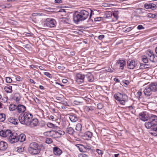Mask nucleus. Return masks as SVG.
I'll return each instance as SVG.
<instances>
[{
  "mask_svg": "<svg viewBox=\"0 0 157 157\" xmlns=\"http://www.w3.org/2000/svg\"><path fill=\"white\" fill-rule=\"evenodd\" d=\"M89 15L88 11L85 10L76 12L73 15L74 21L75 23L83 21L88 17Z\"/></svg>",
  "mask_w": 157,
  "mask_h": 157,
  "instance_id": "nucleus-1",
  "label": "nucleus"
},
{
  "mask_svg": "<svg viewBox=\"0 0 157 157\" xmlns=\"http://www.w3.org/2000/svg\"><path fill=\"white\" fill-rule=\"evenodd\" d=\"M32 118V114L25 112L23 115L21 114L19 116V120L21 124L29 125Z\"/></svg>",
  "mask_w": 157,
  "mask_h": 157,
  "instance_id": "nucleus-2",
  "label": "nucleus"
},
{
  "mask_svg": "<svg viewBox=\"0 0 157 157\" xmlns=\"http://www.w3.org/2000/svg\"><path fill=\"white\" fill-rule=\"evenodd\" d=\"M28 150L30 154L36 155L38 154L40 152L41 149L37 143L32 142L30 144Z\"/></svg>",
  "mask_w": 157,
  "mask_h": 157,
  "instance_id": "nucleus-3",
  "label": "nucleus"
},
{
  "mask_svg": "<svg viewBox=\"0 0 157 157\" xmlns=\"http://www.w3.org/2000/svg\"><path fill=\"white\" fill-rule=\"evenodd\" d=\"M115 98L119 102L120 104L124 105L125 104V101L128 99V96L124 94H121L119 92L114 94Z\"/></svg>",
  "mask_w": 157,
  "mask_h": 157,
  "instance_id": "nucleus-4",
  "label": "nucleus"
},
{
  "mask_svg": "<svg viewBox=\"0 0 157 157\" xmlns=\"http://www.w3.org/2000/svg\"><path fill=\"white\" fill-rule=\"evenodd\" d=\"M149 120L152 123L154 124L155 128H156V133L151 132L150 133L154 136H157V116L155 115H151L149 117Z\"/></svg>",
  "mask_w": 157,
  "mask_h": 157,
  "instance_id": "nucleus-5",
  "label": "nucleus"
},
{
  "mask_svg": "<svg viewBox=\"0 0 157 157\" xmlns=\"http://www.w3.org/2000/svg\"><path fill=\"white\" fill-rule=\"evenodd\" d=\"M18 135L16 133H11L9 136L8 140L10 144H13L18 142Z\"/></svg>",
  "mask_w": 157,
  "mask_h": 157,
  "instance_id": "nucleus-6",
  "label": "nucleus"
},
{
  "mask_svg": "<svg viewBox=\"0 0 157 157\" xmlns=\"http://www.w3.org/2000/svg\"><path fill=\"white\" fill-rule=\"evenodd\" d=\"M146 121L144 124L145 127L147 129H151L152 131H153V132L156 133V129L157 128H155L154 124L151 122L149 119L148 121Z\"/></svg>",
  "mask_w": 157,
  "mask_h": 157,
  "instance_id": "nucleus-7",
  "label": "nucleus"
},
{
  "mask_svg": "<svg viewBox=\"0 0 157 157\" xmlns=\"http://www.w3.org/2000/svg\"><path fill=\"white\" fill-rule=\"evenodd\" d=\"M137 63L134 60H128L127 63L128 68L129 69H134L137 65Z\"/></svg>",
  "mask_w": 157,
  "mask_h": 157,
  "instance_id": "nucleus-8",
  "label": "nucleus"
},
{
  "mask_svg": "<svg viewBox=\"0 0 157 157\" xmlns=\"http://www.w3.org/2000/svg\"><path fill=\"white\" fill-rule=\"evenodd\" d=\"M45 22L47 27L52 28L54 27L56 21L53 19L48 18L46 19Z\"/></svg>",
  "mask_w": 157,
  "mask_h": 157,
  "instance_id": "nucleus-9",
  "label": "nucleus"
},
{
  "mask_svg": "<svg viewBox=\"0 0 157 157\" xmlns=\"http://www.w3.org/2000/svg\"><path fill=\"white\" fill-rule=\"evenodd\" d=\"M140 118L143 121H147L149 119V117L147 113L146 112H143L139 114Z\"/></svg>",
  "mask_w": 157,
  "mask_h": 157,
  "instance_id": "nucleus-10",
  "label": "nucleus"
},
{
  "mask_svg": "<svg viewBox=\"0 0 157 157\" xmlns=\"http://www.w3.org/2000/svg\"><path fill=\"white\" fill-rule=\"evenodd\" d=\"M84 98L83 97H78L76 98L73 101V103L76 105H82Z\"/></svg>",
  "mask_w": 157,
  "mask_h": 157,
  "instance_id": "nucleus-11",
  "label": "nucleus"
},
{
  "mask_svg": "<svg viewBox=\"0 0 157 157\" xmlns=\"http://www.w3.org/2000/svg\"><path fill=\"white\" fill-rule=\"evenodd\" d=\"M85 78V76L80 73H78L76 75V81L77 82H83L84 79Z\"/></svg>",
  "mask_w": 157,
  "mask_h": 157,
  "instance_id": "nucleus-12",
  "label": "nucleus"
},
{
  "mask_svg": "<svg viewBox=\"0 0 157 157\" xmlns=\"http://www.w3.org/2000/svg\"><path fill=\"white\" fill-rule=\"evenodd\" d=\"M79 146L78 147L80 151L81 152L85 151L84 150H90L91 149V147L90 145H83L82 144H79Z\"/></svg>",
  "mask_w": 157,
  "mask_h": 157,
  "instance_id": "nucleus-13",
  "label": "nucleus"
},
{
  "mask_svg": "<svg viewBox=\"0 0 157 157\" xmlns=\"http://www.w3.org/2000/svg\"><path fill=\"white\" fill-rule=\"evenodd\" d=\"M11 133V131L10 130H7L6 131L2 130L0 132V135L4 137L8 136L9 137Z\"/></svg>",
  "mask_w": 157,
  "mask_h": 157,
  "instance_id": "nucleus-14",
  "label": "nucleus"
},
{
  "mask_svg": "<svg viewBox=\"0 0 157 157\" xmlns=\"http://www.w3.org/2000/svg\"><path fill=\"white\" fill-rule=\"evenodd\" d=\"M116 64L117 66H119L120 69L122 70L126 65V62L124 60L119 59L117 60Z\"/></svg>",
  "mask_w": 157,
  "mask_h": 157,
  "instance_id": "nucleus-15",
  "label": "nucleus"
},
{
  "mask_svg": "<svg viewBox=\"0 0 157 157\" xmlns=\"http://www.w3.org/2000/svg\"><path fill=\"white\" fill-rule=\"evenodd\" d=\"M85 78V80L89 82H93L94 80V77L92 74L90 72L88 73L86 75Z\"/></svg>",
  "mask_w": 157,
  "mask_h": 157,
  "instance_id": "nucleus-16",
  "label": "nucleus"
},
{
  "mask_svg": "<svg viewBox=\"0 0 157 157\" xmlns=\"http://www.w3.org/2000/svg\"><path fill=\"white\" fill-rule=\"evenodd\" d=\"M92 133L90 132H87L83 134L82 136V138L85 140H89L92 136Z\"/></svg>",
  "mask_w": 157,
  "mask_h": 157,
  "instance_id": "nucleus-17",
  "label": "nucleus"
},
{
  "mask_svg": "<svg viewBox=\"0 0 157 157\" xmlns=\"http://www.w3.org/2000/svg\"><path fill=\"white\" fill-rule=\"evenodd\" d=\"M53 151L54 154L57 156L60 155L62 153V151L57 147H55L53 148Z\"/></svg>",
  "mask_w": 157,
  "mask_h": 157,
  "instance_id": "nucleus-18",
  "label": "nucleus"
},
{
  "mask_svg": "<svg viewBox=\"0 0 157 157\" xmlns=\"http://www.w3.org/2000/svg\"><path fill=\"white\" fill-rule=\"evenodd\" d=\"M144 7L146 9H151L152 10H155L156 8V5L153 3H145L144 5Z\"/></svg>",
  "mask_w": 157,
  "mask_h": 157,
  "instance_id": "nucleus-19",
  "label": "nucleus"
},
{
  "mask_svg": "<svg viewBox=\"0 0 157 157\" xmlns=\"http://www.w3.org/2000/svg\"><path fill=\"white\" fill-rule=\"evenodd\" d=\"M26 109V108L25 106L19 104L17 106V111L19 113L24 112Z\"/></svg>",
  "mask_w": 157,
  "mask_h": 157,
  "instance_id": "nucleus-20",
  "label": "nucleus"
},
{
  "mask_svg": "<svg viewBox=\"0 0 157 157\" xmlns=\"http://www.w3.org/2000/svg\"><path fill=\"white\" fill-rule=\"evenodd\" d=\"M8 147L7 144L3 141L0 142V150L5 151Z\"/></svg>",
  "mask_w": 157,
  "mask_h": 157,
  "instance_id": "nucleus-21",
  "label": "nucleus"
},
{
  "mask_svg": "<svg viewBox=\"0 0 157 157\" xmlns=\"http://www.w3.org/2000/svg\"><path fill=\"white\" fill-rule=\"evenodd\" d=\"M149 87L152 91L155 92L157 91V84L156 83H151L149 86Z\"/></svg>",
  "mask_w": 157,
  "mask_h": 157,
  "instance_id": "nucleus-22",
  "label": "nucleus"
},
{
  "mask_svg": "<svg viewBox=\"0 0 157 157\" xmlns=\"http://www.w3.org/2000/svg\"><path fill=\"white\" fill-rule=\"evenodd\" d=\"M148 86L145 88L144 90V93L145 95L146 96H149L152 94L151 90L150 89Z\"/></svg>",
  "mask_w": 157,
  "mask_h": 157,
  "instance_id": "nucleus-23",
  "label": "nucleus"
},
{
  "mask_svg": "<svg viewBox=\"0 0 157 157\" xmlns=\"http://www.w3.org/2000/svg\"><path fill=\"white\" fill-rule=\"evenodd\" d=\"M148 55L149 60L151 62H154L156 60L155 59V55L153 54V52H149Z\"/></svg>",
  "mask_w": 157,
  "mask_h": 157,
  "instance_id": "nucleus-24",
  "label": "nucleus"
},
{
  "mask_svg": "<svg viewBox=\"0 0 157 157\" xmlns=\"http://www.w3.org/2000/svg\"><path fill=\"white\" fill-rule=\"evenodd\" d=\"M69 119L71 121L73 122H76L78 119V118L77 116L74 114H71L70 115Z\"/></svg>",
  "mask_w": 157,
  "mask_h": 157,
  "instance_id": "nucleus-25",
  "label": "nucleus"
},
{
  "mask_svg": "<svg viewBox=\"0 0 157 157\" xmlns=\"http://www.w3.org/2000/svg\"><path fill=\"white\" fill-rule=\"evenodd\" d=\"M8 121L11 123L15 125H17L19 122L18 120L17 119H15L12 117H10L8 119Z\"/></svg>",
  "mask_w": 157,
  "mask_h": 157,
  "instance_id": "nucleus-26",
  "label": "nucleus"
},
{
  "mask_svg": "<svg viewBox=\"0 0 157 157\" xmlns=\"http://www.w3.org/2000/svg\"><path fill=\"white\" fill-rule=\"evenodd\" d=\"M30 121V125H31L32 127L36 126L38 123V120L36 118L32 119V120Z\"/></svg>",
  "mask_w": 157,
  "mask_h": 157,
  "instance_id": "nucleus-27",
  "label": "nucleus"
},
{
  "mask_svg": "<svg viewBox=\"0 0 157 157\" xmlns=\"http://www.w3.org/2000/svg\"><path fill=\"white\" fill-rule=\"evenodd\" d=\"M18 141H19L20 142H23L25 141L26 138V136L24 134H21L19 136L18 135Z\"/></svg>",
  "mask_w": 157,
  "mask_h": 157,
  "instance_id": "nucleus-28",
  "label": "nucleus"
},
{
  "mask_svg": "<svg viewBox=\"0 0 157 157\" xmlns=\"http://www.w3.org/2000/svg\"><path fill=\"white\" fill-rule=\"evenodd\" d=\"M66 132L67 133L69 134L73 135L75 132V131L72 127H69L67 128Z\"/></svg>",
  "mask_w": 157,
  "mask_h": 157,
  "instance_id": "nucleus-29",
  "label": "nucleus"
},
{
  "mask_svg": "<svg viewBox=\"0 0 157 157\" xmlns=\"http://www.w3.org/2000/svg\"><path fill=\"white\" fill-rule=\"evenodd\" d=\"M4 89L5 91L7 93H11L12 92V86H5Z\"/></svg>",
  "mask_w": 157,
  "mask_h": 157,
  "instance_id": "nucleus-30",
  "label": "nucleus"
},
{
  "mask_svg": "<svg viewBox=\"0 0 157 157\" xmlns=\"http://www.w3.org/2000/svg\"><path fill=\"white\" fill-rule=\"evenodd\" d=\"M17 106L16 105L11 104L10 105L9 109L10 111H13L15 110L16 109L17 110Z\"/></svg>",
  "mask_w": 157,
  "mask_h": 157,
  "instance_id": "nucleus-31",
  "label": "nucleus"
},
{
  "mask_svg": "<svg viewBox=\"0 0 157 157\" xmlns=\"http://www.w3.org/2000/svg\"><path fill=\"white\" fill-rule=\"evenodd\" d=\"M94 107L91 106H86L84 108V110L86 112H91L94 110Z\"/></svg>",
  "mask_w": 157,
  "mask_h": 157,
  "instance_id": "nucleus-32",
  "label": "nucleus"
},
{
  "mask_svg": "<svg viewBox=\"0 0 157 157\" xmlns=\"http://www.w3.org/2000/svg\"><path fill=\"white\" fill-rule=\"evenodd\" d=\"M14 99L16 102H17L20 99V96L18 94H16L14 97Z\"/></svg>",
  "mask_w": 157,
  "mask_h": 157,
  "instance_id": "nucleus-33",
  "label": "nucleus"
},
{
  "mask_svg": "<svg viewBox=\"0 0 157 157\" xmlns=\"http://www.w3.org/2000/svg\"><path fill=\"white\" fill-rule=\"evenodd\" d=\"M82 126L81 124H77L76 126L75 129L78 131H81L82 130Z\"/></svg>",
  "mask_w": 157,
  "mask_h": 157,
  "instance_id": "nucleus-34",
  "label": "nucleus"
},
{
  "mask_svg": "<svg viewBox=\"0 0 157 157\" xmlns=\"http://www.w3.org/2000/svg\"><path fill=\"white\" fill-rule=\"evenodd\" d=\"M6 115L3 113H0V121L2 122L5 119Z\"/></svg>",
  "mask_w": 157,
  "mask_h": 157,
  "instance_id": "nucleus-35",
  "label": "nucleus"
},
{
  "mask_svg": "<svg viewBox=\"0 0 157 157\" xmlns=\"http://www.w3.org/2000/svg\"><path fill=\"white\" fill-rule=\"evenodd\" d=\"M148 65L146 64L140 63V68L141 69H144L147 68V66Z\"/></svg>",
  "mask_w": 157,
  "mask_h": 157,
  "instance_id": "nucleus-36",
  "label": "nucleus"
},
{
  "mask_svg": "<svg viewBox=\"0 0 157 157\" xmlns=\"http://www.w3.org/2000/svg\"><path fill=\"white\" fill-rule=\"evenodd\" d=\"M142 59L143 62L145 63H147L148 61V58L145 56H143Z\"/></svg>",
  "mask_w": 157,
  "mask_h": 157,
  "instance_id": "nucleus-37",
  "label": "nucleus"
},
{
  "mask_svg": "<svg viewBox=\"0 0 157 157\" xmlns=\"http://www.w3.org/2000/svg\"><path fill=\"white\" fill-rule=\"evenodd\" d=\"M47 126L48 127L50 128H54L55 127V126L54 124L50 122H48L47 124Z\"/></svg>",
  "mask_w": 157,
  "mask_h": 157,
  "instance_id": "nucleus-38",
  "label": "nucleus"
},
{
  "mask_svg": "<svg viewBox=\"0 0 157 157\" xmlns=\"http://www.w3.org/2000/svg\"><path fill=\"white\" fill-rule=\"evenodd\" d=\"M52 141V139L50 138H47L45 142L46 143L49 144L51 143Z\"/></svg>",
  "mask_w": 157,
  "mask_h": 157,
  "instance_id": "nucleus-39",
  "label": "nucleus"
},
{
  "mask_svg": "<svg viewBox=\"0 0 157 157\" xmlns=\"http://www.w3.org/2000/svg\"><path fill=\"white\" fill-rule=\"evenodd\" d=\"M6 82L8 83H10L12 82V80L11 78L9 77H7L6 78Z\"/></svg>",
  "mask_w": 157,
  "mask_h": 157,
  "instance_id": "nucleus-40",
  "label": "nucleus"
},
{
  "mask_svg": "<svg viewBox=\"0 0 157 157\" xmlns=\"http://www.w3.org/2000/svg\"><path fill=\"white\" fill-rule=\"evenodd\" d=\"M107 18L110 17L112 15V13L110 11H106Z\"/></svg>",
  "mask_w": 157,
  "mask_h": 157,
  "instance_id": "nucleus-41",
  "label": "nucleus"
},
{
  "mask_svg": "<svg viewBox=\"0 0 157 157\" xmlns=\"http://www.w3.org/2000/svg\"><path fill=\"white\" fill-rule=\"evenodd\" d=\"M147 17L149 18H154L155 17L156 15L152 13H148L147 14Z\"/></svg>",
  "mask_w": 157,
  "mask_h": 157,
  "instance_id": "nucleus-42",
  "label": "nucleus"
},
{
  "mask_svg": "<svg viewBox=\"0 0 157 157\" xmlns=\"http://www.w3.org/2000/svg\"><path fill=\"white\" fill-rule=\"evenodd\" d=\"M102 53L103 52H106L107 53H104V55H108L109 54V52L107 50H105V48L102 49V50H101Z\"/></svg>",
  "mask_w": 157,
  "mask_h": 157,
  "instance_id": "nucleus-43",
  "label": "nucleus"
},
{
  "mask_svg": "<svg viewBox=\"0 0 157 157\" xmlns=\"http://www.w3.org/2000/svg\"><path fill=\"white\" fill-rule=\"evenodd\" d=\"M44 74L48 78H51L52 76V75L48 72H45L44 73Z\"/></svg>",
  "mask_w": 157,
  "mask_h": 157,
  "instance_id": "nucleus-44",
  "label": "nucleus"
},
{
  "mask_svg": "<svg viewBox=\"0 0 157 157\" xmlns=\"http://www.w3.org/2000/svg\"><path fill=\"white\" fill-rule=\"evenodd\" d=\"M94 20L95 21H99L101 20H103L102 17H96L94 19Z\"/></svg>",
  "mask_w": 157,
  "mask_h": 157,
  "instance_id": "nucleus-45",
  "label": "nucleus"
},
{
  "mask_svg": "<svg viewBox=\"0 0 157 157\" xmlns=\"http://www.w3.org/2000/svg\"><path fill=\"white\" fill-rule=\"evenodd\" d=\"M42 13H32V15L33 17H36L38 16H41Z\"/></svg>",
  "mask_w": 157,
  "mask_h": 157,
  "instance_id": "nucleus-46",
  "label": "nucleus"
},
{
  "mask_svg": "<svg viewBox=\"0 0 157 157\" xmlns=\"http://www.w3.org/2000/svg\"><path fill=\"white\" fill-rule=\"evenodd\" d=\"M96 151L98 153L101 155L103 154V152L102 151V150L98 149H97Z\"/></svg>",
  "mask_w": 157,
  "mask_h": 157,
  "instance_id": "nucleus-47",
  "label": "nucleus"
},
{
  "mask_svg": "<svg viewBox=\"0 0 157 157\" xmlns=\"http://www.w3.org/2000/svg\"><path fill=\"white\" fill-rule=\"evenodd\" d=\"M136 95L138 97V98H140V96L142 95V92L141 91H139L136 94Z\"/></svg>",
  "mask_w": 157,
  "mask_h": 157,
  "instance_id": "nucleus-48",
  "label": "nucleus"
},
{
  "mask_svg": "<svg viewBox=\"0 0 157 157\" xmlns=\"http://www.w3.org/2000/svg\"><path fill=\"white\" fill-rule=\"evenodd\" d=\"M2 6L3 8H9L11 6V5L10 4H6L5 6Z\"/></svg>",
  "mask_w": 157,
  "mask_h": 157,
  "instance_id": "nucleus-49",
  "label": "nucleus"
},
{
  "mask_svg": "<svg viewBox=\"0 0 157 157\" xmlns=\"http://www.w3.org/2000/svg\"><path fill=\"white\" fill-rule=\"evenodd\" d=\"M103 107L101 103H99L98 104L97 108L98 109H101Z\"/></svg>",
  "mask_w": 157,
  "mask_h": 157,
  "instance_id": "nucleus-50",
  "label": "nucleus"
},
{
  "mask_svg": "<svg viewBox=\"0 0 157 157\" xmlns=\"http://www.w3.org/2000/svg\"><path fill=\"white\" fill-rule=\"evenodd\" d=\"M137 29L139 30H141L144 29V28L142 25H139L137 26Z\"/></svg>",
  "mask_w": 157,
  "mask_h": 157,
  "instance_id": "nucleus-51",
  "label": "nucleus"
},
{
  "mask_svg": "<svg viewBox=\"0 0 157 157\" xmlns=\"http://www.w3.org/2000/svg\"><path fill=\"white\" fill-rule=\"evenodd\" d=\"M51 132V131H48L46 132H44V134L45 136H48L50 135V134Z\"/></svg>",
  "mask_w": 157,
  "mask_h": 157,
  "instance_id": "nucleus-52",
  "label": "nucleus"
},
{
  "mask_svg": "<svg viewBox=\"0 0 157 157\" xmlns=\"http://www.w3.org/2000/svg\"><path fill=\"white\" fill-rule=\"evenodd\" d=\"M103 15V17H102V19L103 20V18H107V16L106 14V12L104 13L102 15Z\"/></svg>",
  "mask_w": 157,
  "mask_h": 157,
  "instance_id": "nucleus-53",
  "label": "nucleus"
},
{
  "mask_svg": "<svg viewBox=\"0 0 157 157\" xmlns=\"http://www.w3.org/2000/svg\"><path fill=\"white\" fill-rule=\"evenodd\" d=\"M55 2L56 3H61L63 2V1L62 0H55Z\"/></svg>",
  "mask_w": 157,
  "mask_h": 157,
  "instance_id": "nucleus-54",
  "label": "nucleus"
},
{
  "mask_svg": "<svg viewBox=\"0 0 157 157\" xmlns=\"http://www.w3.org/2000/svg\"><path fill=\"white\" fill-rule=\"evenodd\" d=\"M34 101L36 103H40V100L38 99L37 98H34Z\"/></svg>",
  "mask_w": 157,
  "mask_h": 157,
  "instance_id": "nucleus-55",
  "label": "nucleus"
},
{
  "mask_svg": "<svg viewBox=\"0 0 157 157\" xmlns=\"http://www.w3.org/2000/svg\"><path fill=\"white\" fill-rule=\"evenodd\" d=\"M84 100H85L86 101H89L90 99V98L88 97V96H87L85 97L84 98Z\"/></svg>",
  "mask_w": 157,
  "mask_h": 157,
  "instance_id": "nucleus-56",
  "label": "nucleus"
},
{
  "mask_svg": "<svg viewBox=\"0 0 157 157\" xmlns=\"http://www.w3.org/2000/svg\"><path fill=\"white\" fill-rule=\"evenodd\" d=\"M133 28H134V27H129L127 28L126 30L127 31V32H129L130 30H132Z\"/></svg>",
  "mask_w": 157,
  "mask_h": 157,
  "instance_id": "nucleus-57",
  "label": "nucleus"
},
{
  "mask_svg": "<svg viewBox=\"0 0 157 157\" xmlns=\"http://www.w3.org/2000/svg\"><path fill=\"white\" fill-rule=\"evenodd\" d=\"M104 35H101L98 36L99 39H102L104 37Z\"/></svg>",
  "mask_w": 157,
  "mask_h": 157,
  "instance_id": "nucleus-58",
  "label": "nucleus"
},
{
  "mask_svg": "<svg viewBox=\"0 0 157 157\" xmlns=\"http://www.w3.org/2000/svg\"><path fill=\"white\" fill-rule=\"evenodd\" d=\"M58 133L61 135H63L65 134V132L63 131H60L59 132H58Z\"/></svg>",
  "mask_w": 157,
  "mask_h": 157,
  "instance_id": "nucleus-59",
  "label": "nucleus"
},
{
  "mask_svg": "<svg viewBox=\"0 0 157 157\" xmlns=\"http://www.w3.org/2000/svg\"><path fill=\"white\" fill-rule=\"evenodd\" d=\"M49 119L52 121H54V117L52 115H50L49 117Z\"/></svg>",
  "mask_w": 157,
  "mask_h": 157,
  "instance_id": "nucleus-60",
  "label": "nucleus"
},
{
  "mask_svg": "<svg viewBox=\"0 0 157 157\" xmlns=\"http://www.w3.org/2000/svg\"><path fill=\"white\" fill-rule=\"evenodd\" d=\"M59 12H64V13H66V10L63 9H61L60 10H59Z\"/></svg>",
  "mask_w": 157,
  "mask_h": 157,
  "instance_id": "nucleus-61",
  "label": "nucleus"
},
{
  "mask_svg": "<svg viewBox=\"0 0 157 157\" xmlns=\"http://www.w3.org/2000/svg\"><path fill=\"white\" fill-rule=\"evenodd\" d=\"M67 82H68V80L67 79H63L62 80V82L64 83H67Z\"/></svg>",
  "mask_w": 157,
  "mask_h": 157,
  "instance_id": "nucleus-62",
  "label": "nucleus"
},
{
  "mask_svg": "<svg viewBox=\"0 0 157 157\" xmlns=\"http://www.w3.org/2000/svg\"><path fill=\"white\" fill-rule=\"evenodd\" d=\"M114 80L115 81L118 82H120L119 79L117 78H114Z\"/></svg>",
  "mask_w": 157,
  "mask_h": 157,
  "instance_id": "nucleus-63",
  "label": "nucleus"
},
{
  "mask_svg": "<svg viewBox=\"0 0 157 157\" xmlns=\"http://www.w3.org/2000/svg\"><path fill=\"white\" fill-rule=\"evenodd\" d=\"M80 157H88L87 155L85 154H82V155H81L80 156Z\"/></svg>",
  "mask_w": 157,
  "mask_h": 157,
  "instance_id": "nucleus-64",
  "label": "nucleus"
}]
</instances>
